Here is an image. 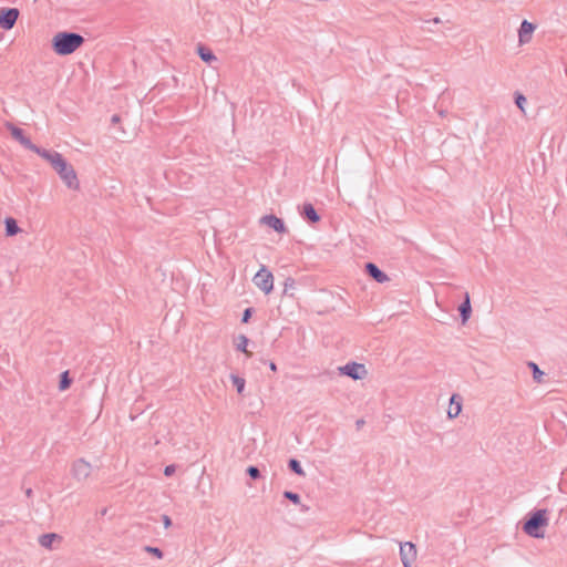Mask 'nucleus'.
Wrapping results in <instances>:
<instances>
[{
	"instance_id": "obj_1",
	"label": "nucleus",
	"mask_w": 567,
	"mask_h": 567,
	"mask_svg": "<svg viewBox=\"0 0 567 567\" xmlns=\"http://www.w3.org/2000/svg\"><path fill=\"white\" fill-rule=\"evenodd\" d=\"M40 156L52 166L69 189H80V181L75 169L60 153L44 150Z\"/></svg>"
},
{
	"instance_id": "obj_2",
	"label": "nucleus",
	"mask_w": 567,
	"mask_h": 567,
	"mask_svg": "<svg viewBox=\"0 0 567 567\" xmlns=\"http://www.w3.org/2000/svg\"><path fill=\"white\" fill-rule=\"evenodd\" d=\"M84 41L79 33L61 31L53 35L51 45L54 53L63 56L74 53L83 45Z\"/></svg>"
},
{
	"instance_id": "obj_3",
	"label": "nucleus",
	"mask_w": 567,
	"mask_h": 567,
	"mask_svg": "<svg viewBox=\"0 0 567 567\" xmlns=\"http://www.w3.org/2000/svg\"><path fill=\"white\" fill-rule=\"evenodd\" d=\"M548 525L546 509H538L529 514L528 519L523 524V532L534 538H543V529Z\"/></svg>"
},
{
	"instance_id": "obj_4",
	"label": "nucleus",
	"mask_w": 567,
	"mask_h": 567,
	"mask_svg": "<svg viewBox=\"0 0 567 567\" xmlns=\"http://www.w3.org/2000/svg\"><path fill=\"white\" fill-rule=\"evenodd\" d=\"M252 281L266 295H269L274 289V276L264 265L254 276Z\"/></svg>"
},
{
	"instance_id": "obj_5",
	"label": "nucleus",
	"mask_w": 567,
	"mask_h": 567,
	"mask_svg": "<svg viewBox=\"0 0 567 567\" xmlns=\"http://www.w3.org/2000/svg\"><path fill=\"white\" fill-rule=\"evenodd\" d=\"M6 127L10 131L13 138H16L25 148L34 152L39 156L45 150V148H41V147L37 146L35 144H33L31 142V140L24 135L23 131L17 126H14L12 123H7Z\"/></svg>"
},
{
	"instance_id": "obj_6",
	"label": "nucleus",
	"mask_w": 567,
	"mask_h": 567,
	"mask_svg": "<svg viewBox=\"0 0 567 567\" xmlns=\"http://www.w3.org/2000/svg\"><path fill=\"white\" fill-rule=\"evenodd\" d=\"M339 372L343 375H347L353 380H363L368 375V370L364 364L350 362L343 367L339 368Z\"/></svg>"
},
{
	"instance_id": "obj_7",
	"label": "nucleus",
	"mask_w": 567,
	"mask_h": 567,
	"mask_svg": "<svg viewBox=\"0 0 567 567\" xmlns=\"http://www.w3.org/2000/svg\"><path fill=\"white\" fill-rule=\"evenodd\" d=\"M416 547L411 542L400 544V558L403 567H411L416 560Z\"/></svg>"
},
{
	"instance_id": "obj_8",
	"label": "nucleus",
	"mask_w": 567,
	"mask_h": 567,
	"mask_svg": "<svg viewBox=\"0 0 567 567\" xmlns=\"http://www.w3.org/2000/svg\"><path fill=\"white\" fill-rule=\"evenodd\" d=\"M71 472L76 481H85L91 475L92 466L84 458H79L73 462Z\"/></svg>"
},
{
	"instance_id": "obj_9",
	"label": "nucleus",
	"mask_w": 567,
	"mask_h": 567,
	"mask_svg": "<svg viewBox=\"0 0 567 567\" xmlns=\"http://www.w3.org/2000/svg\"><path fill=\"white\" fill-rule=\"evenodd\" d=\"M19 17V10L16 8L2 9L0 11V27L10 30L14 27Z\"/></svg>"
},
{
	"instance_id": "obj_10",
	"label": "nucleus",
	"mask_w": 567,
	"mask_h": 567,
	"mask_svg": "<svg viewBox=\"0 0 567 567\" xmlns=\"http://www.w3.org/2000/svg\"><path fill=\"white\" fill-rule=\"evenodd\" d=\"M536 30V25L527 20H524L520 23L518 29V43L519 45H525L529 43L533 39V34Z\"/></svg>"
},
{
	"instance_id": "obj_11",
	"label": "nucleus",
	"mask_w": 567,
	"mask_h": 567,
	"mask_svg": "<svg viewBox=\"0 0 567 567\" xmlns=\"http://www.w3.org/2000/svg\"><path fill=\"white\" fill-rule=\"evenodd\" d=\"M260 223L262 225H266V226L272 228L275 231H277L279 234H284L287 231V228H286L284 221L275 215L262 216L260 218Z\"/></svg>"
},
{
	"instance_id": "obj_12",
	"label": "nucleus",
	"mask_w": 567,
	"mask_h": 567,
	"mask_svg": "<svg viewBox=\"0 0 567 567\" xmlns=\"http://www.w3.org/2000/svg\"><path fill=\"white\" fill-rule=\"evenodd\" d=\"M39 544L45 549L52 550L55 548L54 544H60L62 542V536L55 533H47L42 534L39 539Z\"/></svg>"
},
{
	"instance_id": "obj_13",
	"label": "nucleus",
	"mask_w": 567,
	"mask_h": 567,
	"mask_svg": "<svg viewBox=\"0 0 567 567\" xmlns=\"http://www.w3.org/2000/svg\"><path fill=\"white\" fill-rule=\"evenodd\" d=\"M462 396L458 394H453L450 399V405L447 409L449 419H455L462 412Z\"/></svg>"
},
{
	"instance_id": "obj_14",
	"label": "nucleus",
	"mask_w": 567,
	"mask_h": 567,
	"mask_svg": "<svg viewBox=\"0 0 567 567\" xmlns=\"http://www.w3.org/2000/svg\"><path fill=\"white\" fill-rule=\"evenodd\" d=\"M365 269L369 276H371L375 281L380 284L386 282L389 280V277L372 262H368L365 265Z\"/></svg>"
},
{
	"instance_id": "obj_15",
	"label": "nucleus",
	"mask_w": 567,
	"mask_h": 567,
	"mask_svg": "<svg viewBox=\"0 0 567 567\" xmlns=\"http://www.w3.org/2000/svg\"><path fill=\"white\" fill-rule=\"evenodd\" d=\"M301 215L309 219L311 223H318L320 220V216L311 204H305L302 206Z\"/></svg>"
},
{
	"instance_id": "obj_16",
	"label": "nucleus",
	"mask_w": 567,
	"mask_h": 567,
	"mask_svg": "<svg viewBox=\"0 0 567 567\" xmlns=\"http://www.w3.org/2000/svg\"><path fill=\"white\" fill-rule=\"evenodd\" d=\"M458 310H460V313L462 317V321H463V323H465L468 320V318L471 316V311H472L468 293H465L464 301L460 306Z\"/></svg>"
},
{
	"instance_id": "obj_17",
	"label": "nucleus",
	"mask_w": 567,
	"mask_h": 567,
	"mask_svg": "<svg viewBox=\"0 0 567 567\" xmlns=\"http://www.w3.org/2000/svg\"><path fill=\"white\" fill-rule=\"evenodd\" d=\"M248 342V338L244 334H240L235 339V347L238 351L244 352L248 358H250L252 353L247 350Z\"/></svg>"
},
{
	"instance_id": "obj_18",
	"label": "nucleus",
	"mask_w": 567,
	"mask_h": 567,
	"mask_svg": "<svg viewBox=\"0 0 567 567\" xmlns=\"http://www.w3.org/2000/svg\"><path fill=\"white\" fill-rule=\"evenodd\" d=\"M4 224H6V235L7 236L11 237L21 231V229L17 225L16 219H13L11 217L6 218Z\"/></svg>"
},
{
	"instance_id": "obj_19",
	"label": "nucleus",
	"mask_w": 567,
	"mask_h": 567,
	"mask_svg": "<svg viewBox=\"0 0 567 567\" xmlns=\"http://www.w3.org/2000/svg\"><path fill=\"white\" fill-rule=\"evenodd\" d=\"M197 52H198L200 59L205 62L209 63V62L217 60L216 55L210 50L206 49L203 45H198Z\"/></svg>"
},
{
	"instance_id": "obj_20",
	"label": "nucleus",
	"mask_w": 567,
	"mask_h": 567,
	"mask_svg": "<svg viewBox=\"0 0 567 567\" xmlns=\"http://www.w3.org/2000/svg\"><path fill=\"white\" fill-rule=\"evenodd\" d=\"M528 368L533 371V379L537 383H542L544 380L545 373L538 368V365L534 362H528Z\"/></svg>"
},
{
	"instance_id": "obj_21",
	"label": "nucleus",
	"mask_w": 567,
	"mask_h": 567,
	"mask_svg": "<svg viewBox=\"0 0 567 567\" xmlns=\"http://www.w3.org/2000/svg\"><path fill=\"white\" fill-rule=\"evenodd\" d=\"M230 379H231V382L233 384L235 385L237 392L239 394H241L244 392V389H245V384H246V381L244 378L241 377H238V375H235V374H231L230 375Z\"/></svg>"
},
{
	"instance_id": "obj_22",
	"label": "nucleus",
	"mask_w": 567,
	"mask_h": 567,
	"mask_svg": "<svg viewBox=\"0 0 567 567\" xmlns=\"http://www.w3.org/2000/svg\"><path fill=\"white\" fill-rule=\"evenodd\" d=\"M71 382H72V380L69 377V371H64L60 378L59 390L60 391L68 390L71 385Z\"/></svg>"
},
{
	"instance_id": "obj_23",
	"label": "nucleus",
	"mask_w": 567,
	"mask_h": 567,
	"mask_svg": "<svg viewBox=\"0 0 567 567\" xmlns=\"http://www.w3.org/2000/svg\"><path fill=\"white\" fill-rule=\"evenodd\" d=\"M288 465H289V468H290L292 472H295L297 475H299V476H305V475H306L305 471L302 470V467H301L300 463H299L297 460L291 458V460L289 461V464H288Z\"/></svg>"
},
{
	"instance_id": "obj_24",
	"label": "nucleus",
	"mask_w": 567,
	"mask_h": 567,
	"mask_svg": "<svg viewBox=\"0 0 567 567\" xmlns=\"http://www.w3.org/2000/svg\"><path fill=\"white\" fill-rule=\"evenodd\" d=\"M295 286H296L295 280L292 278H287L284 284V293L290 295L292 297L293 295L290 291H292L295 289Z\"/></svg>"
},
{
	"instance_id": "obj_25",
	"label": "nucleus",
	"mask_w": 567,
	"mask_h": 567,
	"mask_svg": "<svg viewBox=\"0 0 567 567\" xmlns=\"http://www.w3.org/2000/svg\"><path fill=\"white\" fill-rule=\"evenodd\" d=\"M527 100L526 97L520 94V93H516V96H515V104L516 106L523 112L525 113V104H526Z\"/></svg>"
},
{
	"instance_id": "obj_26",
	"label": "nucleus",
	"mask_w": 567,
	"mask_h": 567,
	"mask_svg": "<svg viewBox=\"0 0 567 567\" xmlns=\"http://www.w3.org/2000/svg\"><path fill=\"white\" fill-rule=\"evenodd\" d=\"M144 550L158 559L163 558V551L158 547L145 546Z\"/></svg>"
},
{
	"instance_id": "obj_27",
	"label": "nucleus",
	"mask_w": 567,
	"mask_h": 567,
	"mask_svg": "<svg viewBox=\"0 0 567 567\" xmlns=\"http://www.w3.org/2000/svg\"><path fill=\"white\" fill-rule=\"evenodd\" d=\"M284 497L291 501L293 504H300V496L297 493L286 491L284 492Z\"/></svg>"
},
{
	"instance_id": "obj_28",
	"label": "nucleus",
	"mask_w": 567,
	"mask_h": 567,
	"mask_svg": "<svg viewBox=\"0 0 567 567\" xmlns=\"http://www.w3.org/2000/svg\"><path fill=\"white\" fill-rule=\"evenodd\" d=\"M247 473L251 478H258L260 477V471L256 466H249L247 468Z\"/></svg>"
},
{
	"instance_id": "obj_29",
	"label": "nucleus",
	"mask_w": 567,
	"mask_h": 567,
	"mask_svg": "<svg viewBox=\"0 0 567 567\" xmlns=\"http://www.w3.org/2000/svg\"><path fill=\"white\" fill-rule=\"evenodd\" d=\"M175 471H176L175 465H167V466L164 468V474H165L166 476H171V475H173V474L175 473Z\"/></svg>"
},
{
	"instance_id": "obj_30",
	"label": "nucleus",
	"mask_w": 567,
	"mask_h": 567,
	"mask_svg": "<svg viewBox=\"0 0 567 567\" xmlns=\"http://www.w3.org/2000/svg\"><path fill=\"white\" fill-rule=\"evenodd\" d=\"M162 520L165 528H169L172 526V519L167 515L162 516Z\"/></svg>"
},
{
	"instance_id": "obj_31",
	"label": "nucleus",
	"mask_w": 567,
	"mask_h": 567,
	"mask_svg": "<svg viewBox=\"0 0 567 567\" xmlns=\"http://www.w3.org/2000/svg\"><path fill=\"white\" fill-rule=\"evenodd\" d=\"M251 316V309L248 308L244 311V315H243V322H248L249 318Z\"/></svg>"
},
{
	"instance_id": "obj_32",
	"label": "nucleus",
	"mask_w": 567,
	"mask_h": 567,
	"mask_svg": "<svg viewBox=\"0 0 567 567\" xmlns=\"http://www.w3.org/2000/svg\"><path fill=\"white\" fill-rule=\"evenodd\" d=\"M117 122H120V116L115 114L112 116V123H117Z\"/></svg>"
},
{
	"instance_id": "obj_33",
	"label": "nucleus",
	"mask_w": 567,
	"mask_h": 567,
	"mask_svg": "<svg viewBox=\"0 0 567 567\" xmlns=\"http://www.w3.org/2000/svg\"><path fill=\"white\" fill-rule=\"evenodd\" d=\"M269 368L271 371H277V365L274 362H270Z\"/></svg>"
},
{
	"instance_id": "obj_34",
	"label": "nucleus",
	"mask_w": 567,
	"mask_h": 567,
	"mask_svg": "<svg viewBox=\"0 0 567 567\" xmlns=\"http://www.w3.org/2000/svg\"><path fill=\"white\" fill-rule=\"evenodd\" d=\"M25 495H27L28 497H30V496L32 495V489H31V488H28V489L25 491Z\"/></svg>"
},
{
	"instance_id": "obj_35",
	"label": "nucleus",
	"mask_w": 567,
	"mask_h": 567,
	"mask_svg": "<svg viewBox=\"0 0 567 567\" xmlns=\"http://www.w3.org/2000/svg\"><path fill=\"white\" fill-rule=\"evenodd\" d=\"M433 22H434V23H440V22H441V19H440V18H434V19H433Z\"/></svg>"
},
{
	"instance_id": "obj_36",
	"label": "nucleus",
	"mask_w": 567,
	"mask_h": 567,
	"mask_svg": "<svg viewBox=\"0 0 567 567\" xmlns=\"http://www.w3.org/2000/svg\"><path fill=\"white\" fill-rule=\"evenodd\" d=\"M362 424H363V421H362V420L357 422V425H358V426H360V425H362Z\"/></svg>"
}]
</instances>
